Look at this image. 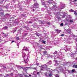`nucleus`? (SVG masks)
I'll use <instances>...</instances> for the list:
<instances>
[{
  "mask_svg": "<svg viewBox=\"0 0 77 77\" xmlns=\"http://www.w3.org/2000/svg\"><path fill=\"white\" fill-rule=\"evenodd\" d=\"M43 44H45V41H44V40H43Z\"/></svg>",
  "mask_w": 77,
  "mask_h": 77,
  "instance_id": "f3484780",
  "label": "nucleus"
},
{
  "mask_svg": "<svg viewBox=\"0 0 77 77\" xmlns=\"http://www.w3.org/2000/svg\"><path fill=\"white\" fill-rule=\"evenodd\" d=\"M74 14H75V16H77V13L75 12V11H74Z\"/></svg>",
  "mask_w": 77,
  "mask_h": 77,
  "instance_id": "9b49d317",
  "label": "nucleus"
},
{
  "mask_svg": "<svg viewBox=\"0 0 77 77\" xmlns=\"http://www.w3.org/2000/svg\"><path fill=\"white\" fill-rule=\"evenodd\" d=\"M33 11H35V10L34 9H33Z\"/></svg>",
  "mask_w": 77,
  "mask_h": 77,
  "instance_id": "ea45409f",
  "label": "nucleus"
},
{
  "mask_svg": "<svg viewBox=\"0 0 77 77\" xmlns=\"http://www.w3.org/2000/svg\"><path fill=\"white\" fill-rule=\"evenodd\" d=\"M70 11L72 12H75V11H74V10L71 9L70 10Z\"/></svg>",
  "mask_w": 77,
  "mask_h": 77,
  "instance_id": "9d476101",
  "label": "nucleus"
},
{
  "mask_svg": "<svg viewBox=\"0 0 77 77\" xmlns=\"http://www.w3.org/2000/svg\"><path fill=\"white\" fill-rule=\"evenodd\" d=\"M64 35H63V34H62L61 35V36H63Z\"/></svg>",
  "mask_w": 77,
  "mask_h": 77,
  "instance_id": "393cba45",
  "label": "nucleus"
},
{
  "mask_svg": "<svg viewBox=\"0 0 77 77\" xmlns=\"http://www.w3.org/2000/svg\"><path fill=\"white\" fill-rule=\"evenodd\" d=\"M15 42V41H12V42H11L13 43V42Z\"/></svg>",
  "mask_w": 77,
  "mask_h": 77,
  "instance_id": "cd10ccee",
  "label": "nucleus"
},
{
  "mask_svg": "<svg viewBox=\"0 0 77 77\" xmlns=\"http://www.w3.org/2000/svg\"><path fill=\"white\" fill-rule=\"evenodd\" d=\"M27 35V33H25L23 35L25 36H26Z\"/></svg>",
  "mask_w": 77,
  "mask_h": 77,
  "instance_id": "412c9836",
  "label": "nucleus"
},
{
  "mask_svg": "<svg viewBox=\"0 0 77 77\" xmlns=\"http://www.w3.org/2000/svg\"><path fill=\"white\" fill-rule=\"evenodd\" d=\"M37 6H38V3H35L34 6H33V8H37V7H36Z\"/></svg>",
  "mask_w": 77,
  "mask_h": 77,
  "instance_id": "f257e3e1",
  "label": "nucleus"
},
{
  "mask_svg": "<svg viewBox=\"0 0 77 77\" xmlns=\"http://www.w3.org/2000/svg\"><path fill=\"white\" fill-rule=\"evenodd\" d=\"M37 74H39V72H38L37 73Z\"/></svg>",
  "mask_w": 77,
  "mask_h": 77,
  "instance_id": "bb28decb",
  "label": "nucleus"
},
{
  "mask_svg": "<svg viewBox=\"0 0 77 77\" xmlns=\"http://www.w3.org/2000/svg\"><path fill=\"white\" fill-rule=\"evenodd\" d=\"M41 70H43V69H41Z\"/></svg>",
  "mask_w": 77,
  "mask_h": 77,
  "instance_id": "58836bf2",
  "label": "nucleus"
},
{
  "mask_svg": "<svg viewBox=\"0 0 77 77\" xmlns=\"http://www.w3.org/2000/svg\"><path fill=\"white\" fill-rule=\"evenodd\" d=\"M13 32H16V30H13Z\"/></svg>",
  "mask_w": 77,
  "mask_h": 77,
  "instance_id": "b1692460",
  "label": "nucleus"
},
{
  "mask_svg": "<svg viewBox=\"0 0 77 77\" xmlns=\"http://www.w3.org/2000/svg\"><path fill=\"white\" fill-rule=\"evenodd\" d=\"M67 32H68L69 33H71V29H69L67 30Z\"/></svg>",
  "mask_w": 77,
  "mask_h": 77,
  "instance_id": "f03ea898",
  "label": "nucleus"
},
{
  "mask_svg": "<svg viewBox=\"0 0 77 77\" xmlns=\"http://www.w3.org/2000/svg\"><path fill=\"white\" fill-rule=\"evenodd\" d=\"M47 24H49V25H50V24H51V23L49 22H47Z\"/></svg>",
  "mask_w": 77,
  "mask_h": 77,
  "instance_id": "4be33fe9",
  "label": "nucleus"
},
{
  "mask_svg": "<svg viewBox=\"0 0 77 77\" xmlns=\"http://www.w3.org/2000/svg\"><path fill=\"white\" fill-rule=\"evenodd\" d=\"M35 68H34V69H35Z\"/></svg>",
  "mask_w": 77,
  "mask_h": 77,
  "instance_id": "37998d69",
  "label": "nucleus"
},
{
  "mask_svg": "<svg viewBox=\"0 0 77 77\" xmlns=\"http://www.w3.org/2000/svg\"><path fill=\"white\" fill-rule=\"evenodd\" d=\"M73 68H77V65L75 64H74L73 65Z\"/></svg>",
  "mask_w": 77,
  "mask_h": 77,
  "instance_id": "7ed1b4c3",
  "label": "nucleus"
},
{
  "mask_svg": "<svg viewBox=\"0 0 77 77\" xmlns=\"http://www.w3.org/2000/svg\"><path fill=\"white\" fill-rule=\"evenodd\" d=\"M1 14L2 15H4V13L3 12H2L1 13Z\"/></svg>",
  "mask_w": 77,
  "mask_h": 77,
  "instance_id": "f8f14e48",
  "label": "nucleus"
},
{
  "mask_svg": "<svg viewBox=\"0 0 77 77\" xmlns=\"http://www.w3.org/2000/svg\"><path fill=\"white\" fill-rule=\"evenodd\" d=\"M23 50H24L25 51H27V48H26L25 49H23Z\"/></svg>",
  "mask_w": 77,
  "mask_h": 77,
  "instance_id": "1a4fd4ad",
  "label": "nucleus"
},
{
  "mask_svg": "<svg viewBox=\"0 0 77 77\" xmlns=\"http://www.w3.org/2000/svg\"><path fill=\"white\" fill-rule=\"evenodd\" d=\"M56 52V53H57V52Z\"/></svg>",
  "mask_w": 77,
  "mask_h": 77,
  "instance_id": "79ce46f5",
  "label": "nucleus"
},
{
  "mask_svg": "<svg viewBox=\"0 0 77 77\" xmlns=\"http://www.w3.org/2000/svg\"><path fill=\"white\" fill-rule=\"evenodd\" d=\"M61 26H63V23H61L60 24Z\"/></svg>",
  "mask_w": 77,
  "mask_h": 77,
  "instance_id": "dca6fc26",
  "label": "nucleus"
},
{
  "mask_svg": "<svg viewBox=\"0 0 77 77\" xmlns=\"http://www.w3.org/2000/svg\"><path fill=\"white\" fill-rule=\"evenodd\" d=\"M74 71H75V70L73 69L72 71V72H74Z\"/></svg>",
  "mask_w": 77,
  "mask_h": 77,
  "instance_id": "2eb2a0df",
  "label": "nucleus"
},
{
  "mask_svg": "<svg viewBox=\"0 0 77 77\" xmlns=\"http://www.w3.org/2000/svg\"><path fill=\"white\" fill-rule=\"evenodd\" d=\"M75 59L76 60H77V57H76V58H75Z\"/></svg>",
  "mask_w": 77,
  "mask_h": 77,
  "instance_id": "c9c22d12",
  "label": "nucleus"
},
{
  "mask_svg": "<svg viewBox=\"0 0 77 77\" xmlns=\"http://www.w3.org/2000/svg\"><path fill=\"white\" fill-rule=\"evenodd\" d=\"M27 68V67H24V68L21 67V68H22V69H26V68Z\"/></svg>",
  "mask_w": 77,
  "mask_h": 77,
  "instance_id": "a211bd4d",
  "label": "nucleus"
},
{
  "mask_svg": "<svg viewBox=\"0 0 77 77\" xmlns=\"http://www.w3.org/2000/svg\"><path fill=\"white\" fill-rule=\"evenodd\" d=\"M4 28H5V29H8V26H5Z\"/></svg>",
  "mask_w": 77,
  "mask_h": 77,
  "instance_id": "4468645a",
  "label": "nucleus"
},
{
  "mask_svg": "<svg viewBox=\"0 0 77 77\" xmlns=\"http://www.w3.org/2000/svg\"><path fill=\"white\" fill-rule=\"evenodd\" d=\"M24 28H27V27L26 26H24Z\"/></svg>",
  "mask_w": 77,
  "mask_h": 77,
  "instance_id": "c756f323",
  "label": "nucleus"
},
{
  "mask_svg": "<svg viewBox=\"0 0 77 77\" xmlns=\"http://www.w3.org/2000/svg\"><path fill=\"white\" fill-rule=\"evenodd\" d=\"M43 53H44V54H47V51H43Z\"/></svg>",
  "mask_w": 77,
  "mask_h": 77,
  "instance_id": "39448f33",
  "label": "nucleus"
},
{
  "mask_svg": "<svg viewBox=\"0 0 77 77\" xmlns=\"http://www.w3.org/2000/svg\"><path fill=\"white\" fill-rule=\"evenodd\" d=\"M23 57H24V56H23Z\"/></svg>",
  "mask_w": 77,
  "mask_h": 77,
  "instance_id": "a19ab883",
  "label": "nucleus"
},
{
  "mask_svg": "<svg viewBox=\"0 0 77 77\" xmlns=\"http://www.w3.org/2000/svg\"><path fill=\"white\" fill-rule=\"evenodd\" d=\"M2 34H4V36H5V37H6V36H7V35H6V34H4V32H3V33H2Z\"/></svg>",
  "mask_w": 77,
  "mask_h": 77,
  "instance_id": "6e6552de",
  "label": "nucleus"
},
{
  "mask_svg": "<svg viewBox=\"0 0 77 77\" xmlns=\"http://www.w3.org/2000/svg\"><path fill=\"white\" fill-rule=\"evenodd\" d=\"M29 77H31V75H29Z\"/></svg>",
  "mask_w": 77,
  "mask_h": 77,
  "instance_id": "473e14b6",
  "label": "nucleus"
},
{
  "mask_svg": "<svg viewBox=\"0 0 77 77\" xmlns=\"http://www.w3.org/2000/svg\"><path fill=\"white\" fill-rule=\"evenodd\" d=\"M74 2H77V0H75Z\"/></svg>",
  "mask_w": 77,
  "mask_h": 77,
  "instance_id": "7c9ffc66",
  "label": "nucleus"
},
{
  "mask_svg": "<svg viewBox=\"0 0 77 77\" xmlns=\"http://www.w3.org/2000/svg\"><path fill=\"white\" fill-rule=\"evenodd\" d=\"M25 77H27V76H26V75H25Z\"/></svg>",
  "mask_w": 77,
  "mask_h": 77,
  "instance_id": "f704fd0d",
  "label": "nucleus"
},
{
  "mask_svg": "<svg viewBox=\"0 0 77 77\" xmlns=\"http://www.w3.org/2000/svg\"><path fill=\"white\" fill-rule=\"evenodd\" d=\"M26 55H25V56H24V57H25V58L26 57Z\"/></svg>",
  "mask_w": 77,
  "mask_h": 77,
  "instance_id": "c85d7f7f",
  "label": "nucleus"
},
{
  "mask_svg": "<svg viewBox=\"0 0 77 77\" xmlns=\"http://www.w3.org/2000/svg\"><path fill=\"white\" fill-rule=\"evenodd\" d=\"M70 23H72V22H73V20H70Z\"/></svg>",
  "mask_w": 77,
  "mask_h": 77,
  "instance_id": "aec40b11",
  "label": "nucleus"
},
{
  "mask_svg": "<svg viewBox=\"0 0 77 77\" xmlns=\"http://www.w3.org/2000/svg\"><path fill=\"white\" fill-rule=\"evenodd\" d=\"M36 35H37V36H39V34L38 33H36Z\"/></svg>",
  "mask_w": 77,
  "mask_h": 77,
  "instance_id": "0eeeda50",
  "label": "nucleus"
},
{
  "mask_svg": "<svg viewBox=\"0 0 77 77\" xmlns=\"http://www.w3.org/2000/svg\"><path fill=\"white\" fill-rule=\"evenodd\" d=\"M25 63H27V62H25Z\"/></svg>",
  "mask_w": 77,
  "mask_h": 77,
  "instance_id": "e433bc0d",
  "label": "nucleus"
},
{
  "mask_svg": "<svg viewBox=\"0 0 77 77\" xmlns=\"http://www.w3.org/2000/svg\"><path fill=\"white\" fill-rule=\"evenodd\" d=\"M2 68L5 69V68H6V67L5 66H3V67Z\"/></svg>",
  "mask_w": 77,
  "mask_h": 77,
  "instance_id": "5701e85b",
  "label": "nucleus"
},
{
  "mask_svg": "<svg viewBox=\"0 0 77 77\" xmlns=\"http://www.w3.org/2000/svg\"><path fill=\"white\" fill-rule=\"evenodd\" d=\"M56 30L57 31V33H60V31L58 29H56Z\"/></svg>",
  "mask_w": 77,
  "mask_h": 77,
  "instance_id": "20e7f679",
  "label": "nucleus"
},
{
  "mask_svg": "<svg viewBox=\"0 0 77 77\" xmlns=\"http://www.w3.org/2000/svg\"><path fill=\"white\" fill-rule=\"evenodd\" d=\"M6 76H9V74H7L6 75Z\"/></svg>",
  "mask_w": 77,
  "mask_h": 77,
  "instance_id": "a878e982",
  "label": "nucleus"
},
{
  "mask_svg": "<svg viewBox=\"0 0 77 77\" xmlns=\"http://www.w3.org/2000/svg\"><path fill=\"white\" fill-rule=\"evenodd\" d=\"M49 75L50 76V77H51V76L53 75V74L51 73H49Z\"/></svg>",
  "mask_w": 77,
  "mask_h": 77,
  "instance_id": "423d86ee",
  "label": "nucleus"
},
{
  "mask_svg": "<svg viewBox=\"0 0 77 77\" xmlns=\"http://www.w3.org/2000/svg\"><path fill=\"white\" fill-rule=\"evenodd\" d=\"M41 24H42V23H43V22H41Z\"/></svg>",
  "mask_w": 77,
  "mask_h": 77,
  "instance_id": "72a5a7b5",
  "label": "nucleus"
},
{
  "mask_svg": "<svg viewBox=\"0 0 77 77\" xmlns=\"http://www.w3.org/2000/svg\"><path fill=\"white\" fill-rule=\"evenodd\" d=\"M10 75H11V76L13 75V73H11L10 74Z\"/></svg>",
  "mask_w": 77,
  "mask_h": 77,
  "instance_id": "6ab92c4d",
  "label": "nucleus"
},
{
  "mask_svg": "<svg viewBox=\"0 0 77 77\" xmlns=\"http://www.w3.org/2000/svg\"><path fill=\"white\" fill-rule=\"evenodd\" d=\"M29 23H31V22L30 21L29 22Z\"/></svg>",
  "mask_w": 77,
  "mask_h": 77,
  "instance_id": "2f4dec72",
  "label": "nucleus"
},
{
  "mask_svg": "<svg viewBox=\"0 0 77 77\" xmlns=\"http://www.w3.org/2000/svg\"><path fill=\"white\" fill-rule=\"evenodd\" d=\"M24 61H25V60H24Z\"/></svg>",
  "mask_w": 77,
  "mask_h": 77,
  "instance_id": "c03bdc74",
  "label": "nucleus"
},
{
  "mask_svg": "<svg viewBox=\"0 0 77 77\" xmlns=\"http://www.w3.org/2000/svg\"><path fill=\"white\" fill-rule=\"evenodd\" d=\"M16 39L17 40V41H18L20 39V38H19V37H17L16 38Z\"/></svg>",
  "mask_w": 77,
  "mask_h": 77,
  "instance_id": "ddd939ff",
  "label": "nucleus"
},
{
  "mask_svg": "<svg viewBox=\"0 0 77 77\" xmlns=\"http://www.w3.org/2000/svg\"><path fill=\"white\" fill-rule=\"evenodd\" d=\"M67 21H68V20H66Z\"/></svg>",
  "mask_w": 77,
  "mask_h": 77,
  "instance_id": "4c0bfd02",
  "label": "nucleus"
}]
</instances>
